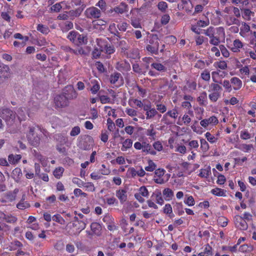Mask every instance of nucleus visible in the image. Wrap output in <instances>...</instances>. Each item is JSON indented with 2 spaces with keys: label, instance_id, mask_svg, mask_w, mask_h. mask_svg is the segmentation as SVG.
Segmentation results:
<instances>
[{
  "label": "nucleus",
  "instance_id": "4d7b16f0",
  "mask_svg": "<svg viewBox=\"0 0 256 256\" xmlns=\"http://www.w3.org/2000/svg\"><path fill=\"white\" fill-rule=\"evenodd\" d=\"M175 152H178L182 154H184L186 152V148L183 144H178L176 146Z\"/></svg>",
  "mask_w": 256,
  "mask_h": 256
},
{
  "label": "nucleus",
  "instance_id": "6e6d98bb",
  "mask_svg": "<svg viewBox=\"0 0 256 256\" xmlns=\"http://www.w3.org/2000/svg\"><path fill=\"white\" fill-rule=\"evenodd\" d=\"M253 250V247L248 244H244L239 247V251L242 252H250Z\"/></svg>",
  "mask_w": 256,
  "mask_h": 256
},
{
  "label": "nucleus",
  "instance_id": "4be33fe9",
  "mask_svg": "<svg viewBox=\"0 0 256 256\" xmlns=\"http://www.w3.org/2000/svg\"><path fill=\"white\" fill-rule=\"evenodd\" d=\"M26 199V195L23 194L22 200L16 204V208L20 210H24L30 207V204L24 201Z\"/></svg>",
  "mask_w": 256,
  "mask_h": 256
},
{
  "label": "nucleus",
  "instance_id": "f704fd0d",
  "mask_svg": "<svg viewBox=\"0 0 256 256\" xmlns=\"http://www.w3.org/2000/svg\"><path fill=\"white\" fill-rule=\"evenodd\" d=\"M218 83L222 85L226 92H230L232 91V88L230 80H224L222 82H218Z\"/></svg>",
  "mask_w": 256,
  "mask_h": 256
},
{
  "label": "nucleus",
  "instance_id": "72a5a7b5",
  "mask_svg": "<svg viewBox=\"0 0 256 256\" xmlns=\"http://www.w3.org/2000/svg\"><path fill=\"white\" fill-rule=\"evenodd\" d=\"M36 30L44 34H47L50 32L48 26L42 24H38L36 26Z\"/></svg>",
  "mask_w": 256,
  "mask_h": 256
},
{
  "label": "nucleus",
  "instance_id": "9b49d317",
  "mask_svg": "<svg viewBox=\"0 0 256 256\" xmlns=\"http://www.w3.org/2000/svg\"><path fill=\"white\" fill-rule=\"evenodd\" d=\"M55 106L58 108H62L68 105L69 102L66 98L62 94L56 96L54 98Z\"/></svg>",
  "mask_w": 256,
  "mask_h": 256
},
{
  "label": "nucleus",
  "instance_id": "e433bc0d",
  "mask_svg": "<svg viewBox=\"0 0 256 256\" xmlns=\"http://www.w3.org/2000/svg\"><path fill=\"white\" fill-rule=\"evenodd\" d=\"M211 174V170L210 167H208L206 168H202L200 170V172L198 176L200 178H207Z\"/></svg>",
  "mask_w": 256,
  "mask_h": 256
},
{
  "label": "nucleus",
  "instance_id": "412c9836",
  "mask_svg": "<svg viewBox=\"0 0 256 256\" xmlns=\"http://www.w3.org/2000/svg\"><path fill=\"white\" fill-rule=\"evenodd\" d=\"M142 150L144 152L154 156L156 154V152L152 148L151 145L145 142H143Z\"/></svg>",
  "mask_w": 256,
  "mask_h": 256
},
{
  "label": "nucleus",
  "instance_id": "9d476101",
  "mask_svg": "<svg viewBox=\"0 0 256 256\" xmlns=\"http://www.w3.org/2000/svg\"><path fill=\"white\" fill-rule=\"evenodd\" d=\"M144 110L146 112V120L152 119L156 115H158L159 117L162 116V114H159L155 108H152L150 104H147L144 106Z\"/></svg>",
  "mask_w": 256,
  "mask_h": 256
},
{
  "label": "nucleus",
  "instance_id": "a18cd8bd",
  "mask_svg": "<svg viewBox=\"0 0 256 256\" xmlns=\"http://www.w3.org/2000/svg\"><path fill=\"white\" fill-rule=\"evenodd\" d=\"M204 136L208 141L210 144H214L218 140V138L212 134L210 132H206L204 134Z\"/></svg>",
  "mask_w": 256,
  "mask_h": 256
},
{
  "label": "nucleus",
  "instance_id": "8fccbe9b",
  "mask_svg": "<svg viewBox=\"0 0 256 256\" xmlns=\"http://www.w3.org/2000/svg\"><path fill=\"white\" fill-rule=\"evenodd\" d=\"M102 220L106 224V226H108V225L113 224L114 218L111 215L107 214L104 216Z\"/></svg>",
  "mask_w": 256,
  "mask_h": 256
},
{
  "label": "nucleus",
  "instance_id": "dca6fc26",
  "mask_svg": "<svg viewBox=\"0 0 256 256\" xmlns=\"http://www.w3.org/2000/svg\"><path fill=\"white\" fill-rule=\"evenodd\" d=\"M116 196L121 204H124L128 199L127 192L125 189L120 188L116 190Z\"/></svg>",
  "mask_w": 256,
  "mask_h": 256
},
{
  "label": "nucleus",
  "instance_id": "423d86ee",
  "mask_svg": "<svg viewBox=\"0 0 256 256\" xmlns=\"http://www.w3.org/2000/svg\"><path fill=\"white\" fill-rule=\"evenodd\" d=\"M225 38V32L222 27L216 28V35L210 40V44L214 46H218L221 38Z\"/></svg>",
  "mask_w": 256,
  "mask_h": 256
},
{
  "label": "nucleus",
  "instance_id": "e2e57ef3",
  "mask_svg": "<svg viewBox=\"0 0 256 256\" xmlns=\"http://www.w3.org/2000/svg\"><path fill=\"white\" fill-rule=\"evenodd\" d=\"M130 24L134 28H142L140 20L136 18H132L130 20Z\"/></svg>",
  "mask_w": 256,
  "mask_h": 256
},
{
  "label": "nucleus",
  "instance_id": "bb28decb",
  "mask_svg": "<svg viewBox=\"0 0 256 256\" xmlns=\"http://www.w3.org/2000/svg\"><path fill=\"white\" fill-rule=\"evenodd\" d=\"M242 16L246 20H250L252 16H254V13L250 9L244 8L242 10Z\"/></svg>",
  "mask_w": 256,
  "mask_h": 256
},
{
  "label": "nucleus",
  "instance_id": "4468645a",
  "mask_svg": "<svg viewBox=\"0 0 256 256\" xmlns=\"http://www.w3.org/2000/svg\"><path fill=\"white\" fill-rule=\"evenodd\" d=\"M68 100L73 99L77 96V94L72 86H68L64 88L62 94Z\"/></svg>",
  "mask_w": 256,
  "mask_h": 256
},
{
  "label": "nucleus",
  "instance_id": "aec40b11",
  "mask_svg": "<svg viewBox=\"0 0 256 256\" xmlns=\"http://www.w3.org/2000/svg\"><path fill=\"white\" fill-rule=\"evenodd\" d=\"M242 42L238 39H236L234 40L233 44L230 47L231 50L234 52H238L240 49L243 47Z\"/></svg>",
  "mask_w": 256,
  "mask_h": 256
},
{
  "label": "nucleus",
  "instance_id": "393cba45",
  "mask_svg": "<svg viewBox=\"0 0 256 256\" xmlns=\"http://www.w3.org/2000/svg\"><path fill=\"white\" fill-rule=\"evenodd\" d=\"M117 68L120 71H128L130 69V66L128 62L123 60L117 63Z\"/></svg>",
  "mask_w": 256,
  "mask_h": 256
},
{
  "label": "nucleus",
  "instance_id": "338daca9",
  "mask_svg": "<svg viewBox=\"0 0 256 256\" xmlns=\"http://www.w3.org/2000/svg\"><path fill=\"white\" fill-rule=\"evenodd\" d=\"M250 80L254 83H256V68H252L250 70Z\"/></svg>",
  "mask_w": 256,
  "mask_h": 256
},
{
  "label": "nucleus",
  "instance_id": "ddd939ff",
  "mask_svg": "<svg viewBox=\"0 0 256 256\" xmlns=\"http://www.w3.org/2000/svg\"><path fill=\"white\" fill-rule=\"evenodd\" d=\"M234 224L236 226L242 230H246L248 228L247 222L240 216L237 215L235 216Z\"/></svg>",
  "mask_w": 256,
  "mask_h": 256
},
{
  "label": "nucleus",
  "instance_id": "f03ea898",
  "mask_svg": "<svg viewBox=\"0 0 256 256\" xmlns=\"http://www.w3.org/2000/svg\"><path fill=\"white\" fill-rule=\"evenodd\" d=\"M178 111L176 106L172 110H168L162 116L161 122L166 124H170L174 122L178 118Z\"/></svg>",
  "mask_w": 256,
  "mask_h": 256
},
{
  "label": "nucleus",
  "instance_id": "13d9d810",
  "mask_svg": "<svg viewBox=\"0 0 256 256\" xmlns=\"http://www.w3.org/2000/svg\"><path fill=\"white\" fill-rule=\"evenodd\" d=\"M151 66L158 71H164L166 70V67L160 63L153 62Z\"/></svg>",
  "mask_w": 256,
  "mask_h": 256
},
{
  "label": "nucleus",
  "instance_id": "5fc2aeb1",
  "mask_svg": "<svg viewBox=\"0 0 256 256\" xmlns=\"http://www.w3.org/2000/svg\"><path fill=\"white\" fill-rule=\"evenodd\" d=\"M204 34L209 37L210 40L216 35V32L214 31V28L212 26L209 27L206 30Z\"/></svg>",
  "mask_w": 256,
  "mask_h": 256
},
{
  "label": "nucleus",
  "instance_id": "a211bd4d",
  "mask_svg": "<svg viewBox=\"0 0 256 256\" xmlns=\"http://www.w3.org/2000/svg\"><path fill=\"white\" fill-rule=\"evenodd\" d=\"M88 85L90 86V90L93 94H96L100 89L99 82L96 79L90 80V82Z\"/></svg>",
  "mask_w": 256,
  "mask_h": 256
},
{
  "label": "nucleus",
  "instance_id": "f3484780",
  "mask_svg": "<svg viewBox=\"0 0 256 256\" xmlns=\"http://www.w3.org/2000/svg\"><path fill=\"white\" fill-rule=\"evenodd\" d=\"M222 70L216 69V70L212 72V78L213 82H218L217 78L220 77L222 78H225L228 75L226 71H222Z\"/></svg>",
  "mask_w": 256,
  "mask_h": 256
},
{
  "label": "nucleus",
  "instance_id": "a19ab883",
  "mask_svg": "<svg viewBox=\"0 0 256 256\" xmlns=\"http://www.w3.org/2000/svg\"><path fill=\"white\" fill-rule=\"evenodd\" d=\"M99 99L102 104H114V100H112L110 97L106 95H102L99 96Z\"/></svg>",
  "mask_w": 256,
  "mask_h": 256
},
{
  "label": "nucleus",
  "instance_id": "c85d7f7f",
  "mask_svg": "<svg viewBox=\"0 0 256 256\" xmlns=\"http://www.w3.org/2000/svg\"><path fill=\"white\" fill-rule=\"evenodd\" d=\"M226 190L218 188H216L210 190L212 194L218 196H226Z\"/></svg>",
  "mask_w": 256,
  "mask_h": 256
},
{
  "label": "nucleus",
  "instance_id": "de8ad7c7",
  "mask_svg": "<svg viewBox=\"0 0 256 256\" xmlns=\"http://www.w3.org/2000/svg\"><path fill=\"white\" fill-rule=\"evenodd\" d=\"M218 223L222 227H226L228 224V219L224 216H220L218 218Z\"/></svg>",
  "mask_w": 256,
  "mask_h": 256
},
{
  "label": "nucleus",
  "instance_id": "5701e85b",
  "mask_svg": "<svg viewBox=\"0 0 256 256\" xmlns=\"http://www.w3.org/2000/svg\"><path fill=\"white\" fill-rule=\"evenodd\" d=\"M250 32V26L246 23L243 22L240 28V34L243 38L246 36L248 32Z\"/></svg>",
  "mask_w": 256,
  "mask_h": 256
},
{
  "label": "nucleus",
  "instance_id": "6e6552de",
  "mask_svg": "<svg viewBox=\"0 0 256 256\" xmlns=\"http://www.w3.org/2000/svg\"><path fill=\"white\" fill-rule=\"evenodd\" d=\"M110 84H114L116 88H119L124 84L123 78L121 74L118 72H114L110 76Z\"/></svg>",
  "mask_w": 256,
  "mask_h": 256
},
{
  "label": "nucleus",
  "instance_id": "052dcab7",
  "mask_svg": "<svg viewBox=\"0 0 256 256\" xmlns=\"http://www.w3.org/2000/svg\"><path fill=\"white\" fill-rule=\"evenodd\" d=\"M156 110L160 113L164 114L166 112L167 108L166 106L162 104L158 103L156 104Z\"/></svg>",
  "mask_w": 256,
  "mask_h": 256
},
{
  "label": "nucleus",
  "instance_id": "ea45409f",
  "mask_svg": "<svg viewBox=\"0 0 256 256\" xmlns=\"http://www.w3.org/2000/svg\"><path fill=\"white\" fill-rule=\"evenodd\" d=\"M148 166L144 168V170L147 172H152L156 169V164L151 160L148 162Z\"/></svg>",
  "mask_w": 256,
  "mask_h": 256
},
{
  "label": "nucleus",
  "instance_id": "cd10ccee",
  "mask_svg": "<svg viewBox=\"0 0 256 256\" xmlns=\"http://www.w3.org/2000/svg\"><path fill=\"white\" fill-rule=\"evenodd\" d=\"M152 196H154L156 202L162 206L164 204V200L162 198V192L160 190H156L155 192L153 193Z\"/></svg>",
  "mask_w": 256,
  "mask_h": 256
},
{
  "label": "nucleus",
  "instance_id": "2eb2a0df",
  "mask_svg": "<svg viewBox=\"0 0 256 256\" xmlns=\"http://www.w3.org/2000/svg\"><path fill=\"white\" fill-rule=\"evenodd\" d=\"M1 116L6 122L12 120L15 118L16 113L11 110L6 108L2 110Z\"/></svg>",
  "mask_w": 256,
  "mask_h": 256
},
{
  "label": "nucleus",
  "instance_id": "c9c22d12",
  "mask_svg": "<svg viewBox=\"0 0 256 256\" xmlns=\"http://www.w3.org/2000/svg\"><path fill=\"white\" fill-rule=\"evenodd\" d=\"M200 78L206 82H209L210 80V74L208 69H204L200 74Z\"/></svg>",
  "mask_w": 256,
  "mask_h": 256
},
{
  "label": "nucleus",
  "instance_id": "603ef678",
  "mask_svg": "<svg viewBox=\"0 0 256 256\" xmlns=\"http://www.w3.org/2000/svg\"><path fill=\"white\" fill-rule=\"evenodd\" d=\"M76 38V44L82 45L86 43L87 40L86 37L84 36L83 34H80L78 33V37Z\"/></svg>",
  "mask_w": 256,
  "mask_h": 256
},
{
  "label": "nucleus",
  "instance_id": "f8f14e48",
  "mask_svg": "<svg viewBox=\"0 0 256 256\" xmlns=\"http://www.w3.org/2000/svg\"><path fill=\"white\" fill-rule=\"evenodd\" d=\"M218 123V118L214 116H212L208 118L202 120L200 122V126L205 128H207V127L209 126H216Z\"/></svg>",
  "mask_w": 256,
  "mask_h": 256
},
{
  "label": "nucleus",
  "instance_id": "0eeeda50",
  "mask_svg": "<svg viewBox=\"0 0 256 256\" xmlns=\"http://www.w3.org/2000/svg\"><path fill=\"white\" fill-rule=\"evenodd\" d=\"M86 16L88 18L97 19L101 16L100 10L94 6H91L86 9L84 12Z\"/></svg>",
  "mask_w": 256,
  "mask_h": 256
},
{
  "label": "nucleus",
  "instance_id": "4c0bfd02",
  "mask_svg": "<svg viewBox=\"0 0 256 256\" xmlns=\"http://www.w3.org/2000/svg\"><path fill=\"white\" fill-rule=\"evenodd\" d=\"M132 141L131 139L127 138L123 142L121 150L123 152L126 151L128 149L132 146Z\"/></svg>",
  "mask_w": 256,
  "mask_h": 256
},
{
  "label": "nucleus",
  "instance_id": "09e8293b",
  "mask_svg": "<svg viewBox=\"0 0 256 256\" xmlns=\"http://www.w3.org/2000/svg\"><path fill=\"white\" fill-rule=\"evenodd\" d=\"M62 28L64 30L68 31L73 28V24L72 22L70 21H66L64 23L60 24Z\"/></svg>",
  "mask_w": 256,
  "mask_h": 256
},
{
  "label": "nucleus",
  "instance_id": "a878e982",
  "mask_svg": "<svg viewBox=\"0 0 256 256\" xmlns=\"http://www.w3.org/2000/svg\"><path fill=\"white\" fill-rule=\"evenodd\" d=\"M226 24L228 26L232 24H240V21L238 19L232 16H228L226 17Z\"/></svg>",
  "mask_w": 256,
  "mask_h": 256
},
{
  "label": "nucleus",
  "instance_id": "39448f33",
  "mask_svg": "<svg viewBox=\"0 0 256 256\" xmlns=\"http://www.w3.org/2000/svg\"><path fill=\"white\" fill-rule=\"evenodd\" d=\"M94 144V140L92 136L85 135L82 138V140L79 142L78 147L84 150H90Z\"/></svg>",
  "mask_w": 256,
  "mask_h": 256
},
{
  "label": "nucleus",
  "instance_id": "7c9ffc66",
  "mask_svg": "<svg viewBox=\"0 0 256 256\" xmlns=\"http://www.w3.org/2000/svg\"><path fill=\"white\" fill-rule=\"evenodd\" d=\"M90 228L94 234L98 236L100 235L101 232V226L98 222H92L90 224Z\"/></svg>",
  "mask_w": 256,
  "mask_h": 256
},
{
  "label": "nucleus",
  "instance_id": "2f4dec72",
  "mask_svg": "<svg viewBox=\"0 0 256 256\" xmlns=\"http://www.w3.org/2000/svg\"><path fill=\"white\" fill-rule=\"evenodd\" d=\"M22 156L20 154H10L8 156V160L12 164H17L21 159Z\"/></svg>",
  "mask_w": 256,
  "mask_h": 256
},
{
  "label": "nucleus",
  "instance_id": "58836bf2",
  "mask_svg": "<svg viewBox=\"0 0 256 256\" xmlns=\"http://www.w3.org/2000/svg\"><path fill=\"white\" fill-rule=\"evenodd\" d=\"M64 172V168L62 167L59 166L56 168L53 172V174L56 178L60 179L62 176Z\"/></svg>",
  "mask_w": 256,
  "mask_h": 256
},
{
  "label": "nucleus",
  "instance_id": "f257e3e1",
  "mask_svg": "<svg viewBox=\"0 0 256 256\" xmlns=\"http://www.w3.org/2000/svg\"><path fill=\"white\" fill-rule=\"evenodd\" d=\"M222 90V87L218 82H212L208 86V98L211 102H216L221 96Z\"/></svg>",
  "mask_w": 256,
  "mask_h": 256
},
{
  "label": "nucleus",
  "instance_id": "680f3d73",
  "mask_svg": "<svg viewBox=\"0 0 256 256\" xmlns=\"http://www.w3.org/2000/svg\"><path fill=\"white\" fill-rule=\"evenodd\" d=\"M194 68L200 70L206 69L204 61L202 60H198L194 64Z\"/></svg>",
  "mask_w": 256,
  "mask_h": 256
},
{
  "label": "nucleus",
  "instance_id": "b1692460",
  "mask_svg": "<svg viewBox=\"0 0 256 256\" xmlns=\"http://www.w3.org/2000/svg\"><path fill=\"white\" fill-rule=\"evenodd\" d=\"M164 198L166 201L172 200L174 196L173 191L170 188H166L162 190Z\"/></svg>",
  "mask_w": 256,
  "mask_h": 256
},
{
  "label": "nucleus",
  "instance_id": "774afa93",
  "mask_svg": "<svg viewBox=\"0 0 256 256\" xmlns=\"http://www.w3.org/2000/svg\"><path fill=\"white\" fill-rule=\"evenodd\" d=\"M250 44L256 49V32H254L251 36Z\"/></svg>",
  "mask_w": 256,
  "mask_h": 256
},
{
  "label": "nucleus",
  "instance_id": "c756f323",
  "mask_svg": "<svg viewBox=\"0 0 256 256\" xmlns=\"http://www.w3.org/2000/svg\"><path fill=\"white\" fill-rule=\"evenodd\" d=\"M146 134L147 136H150V139L155 140L156 138V132L154 128L153 124H150V127L146 130Z\"/></svg>",
  "mask_w": 256,
  "mask_h": 256
},
{
  "label": "nucleus",
  "instance_id": "1a4fd4ad",
  "mask_svg": "<svg viewBox=\"0 0 256 256\" xmlns=\"http://www.w3.org/2000/svg\"><path fill=\"white\" fill-rule=\"evenodd\" d=\"M18 192L19 190L16 188L12 192L9 191L5 193L2 198L0 202L2 203H6L14 201Z\"/></svg>",
  "mask_w": 256,
  "mask_h": 256
},
{
  "label": "nucleus",
  "instance_id": "37998d69",
  "mask_svg": "<svg viewBox=\"0 0 256 256\" xmlns=\"http://www.w3.org/2000/svg\"><path fill=\"white\" fill-rule=\"evenodd\" d=\"M186 86L188 87V90L190 92H192L194 90H196L197 84L196 81H187L186 82Z\"/></svg>",
  "mask_w": 256,
  "mask_h": 256
},
{
  "label": "nucleus",
  "instance_id": "0e129e2a",
  "mask_svg": "<svg viewBox=\"0 0 256 256\" xmlns=\"http://www.w3.org/2000/svg\"><path fill=\"white\" fill-rule=\"evenodd\" d=\"M106 53L108 54H112L115 52V48L113 45L107 44L104 46Z\"/></svg>",
  "mask_w": 256,
  "mask_h": 256
},
{
  "label": "nucleus",
  "instance_id": "69168bd1",
  "mask_svg": "<svg viewBox=\"0 0 256 256\" xmlns=\"http://www.w3.org/2000/svg\"><path fill=\"white\" fill-rule=\"evenodd\" d=\"M219 48L220 50V52L222 54V55L224 58H228L230 56V52L228 50H227V48H226V46L224 45H220L219 46Z\"/></svg>",
  "mask_w": 256,
  "mask_h": 256
},
{
  "label": "nucleus",
  "instance_id": "c03bdc74",
  "mask_svg": "<svg viewBox=\"0 0 256 256\" xmlns=\"http://www.w3.org/2000/svg\"><path fill=\"white\" fill-rule=\"evenodd\" d=\"M128 57L130 58L136 60L139 59V52L138 49L132 50L128 54Z\"/></svg>",
  "mask_w": 256,
  "mask_h": 256
},
{
  "label": "nucleus",
  "instance_id": "864d4df0",
  "mask_svg": "<svg viewBox=\"0 0 256 256\" xmlns=\"http://www.w3.org/2000/svg\"><path fill=\"white\" fill-rule=\"evenodd\" d=\"M109 32L114 35L119 36L120 32L118 30L116 25L114 23L111 24L108 28Z\"/></svg>",
  "mask_w": 256,
  "mask_h": 256
},
{
  "label": "nucleus",
  "instance_id": "bf43d9fd",
  "mask_svg": "<svg viewBox=\"0 0 256 256\" xmlns=\"http://www.w3.org/2000/svg\"><path fill=\"white\" fill-rule=\"evenodd\" d=\"M212 248L208 244L204 246V252H202V253L204 254V255L206 254L212 256Z\"/></svg>",
  "mask_w": 256,
  "mask_h": 256
},
{
  "label": "nucleus",
  "instance_id": "79ce46f5",
  "mask_svg": "<svg viewBox=\"0 0 256 256\" xmlns=\"http://www.w3.org/2000/svg\"><path fill=\"white\" fill-rule=\"evenodd\" d=\"M200 148L204 152H206L210 148L209 144L206 141V140L204 138L200 139Z\"/></svg>",
  "mask_w": 256,
  "mask_h": 256
},
{
  "label": "nucleus",
  "instance_id": "3c124183",
  "mask_svg": "<svg viewBox=\"0 0 256 256\" xmlns=\"http://www.w3.org/2000/svg\"><path fill=\"white\" fill-rule=\"evenodd\" d=\"M78 32L76 31L70 32L68 35L67 38L69 39L71 42L76 44V38L78 36Z\"/></svg>",
  "mask_w": 256,
  "mask_h": 256
},
{
  "label": "nucleus",
  "instance_id": "49530a36",
  "mask_svg": "<svg viewBox=\"0 0 256 256\" xmlns=\"http://www.w3.org/2000/svg\"><path fill=\"white\" fill-rule=\"evenodd\" d=\"M18 218L12 214H6L4 220V222L10 224H14L16 222Z\"/></svg>",
  "mask_w": 256,
  "mask_h": 256
},
{
  "label": "nucleus",
  "instance_id": "473e14b6",
  "mask_svg": "<svg viewBox=\"0 0 256 256\" xmlns=\"http://www.w3.org/2000/svg\"><path fill=\"white\" fill-rule=\"evenodd\" d=\"M214 66L216 68L222 70H226L228 68L227 62L224 60H220L214 62Z\"/></svg>",
  "mask_w": 256,
  "mask_h": 256
},
{
  "label": "nucleus",
  "instance_id": "7ed1b4c3",
  "mask_svg": "<svg viewBox=\"0 0 256 256\" xmlns=\"http://www.w3.org/2000/svg\"><path fill=\"white\" fill-rule=\"evenodd\" d=\"M159 39L157 34H152L150 36L149 44L146 46V50L152 54H158Z\"/></svg>",
  "mask_w": 256,
  "mask_h": 256
},
{
  "label": "nucleus",
  "instance_id": "20e7f679",
  "mask_svg": "<svg viewBox=\"0 0 256 256\" xmlns=\"http://www.w3.org/2000/svg\"><path fill=\"white\" fill-rule=\"evenodd\" d=\"M26 138L29 143L33 146L37 147L40 144V138L35 133V128L30 127L29 131L26 134Z\"/></svg>",
  "mask_w": 256,
  "mask_h": 256
},
{
  "label": "nucleus",
  "instance_id": "6ab92c4d",
  "mask_svg": "<svg viewBox=\"0 0 256 256\" xmlns=\"http://www.w3.org/2000/svg\"><path fill=\"white\" fill-rule=\"evenodd\" d=\"M230 80L232 90H238L242 88V82L238 78L232 77Z\"/></svg>",
  "mask_w": 256,
  "mask_h": 256
}]
</instances>
